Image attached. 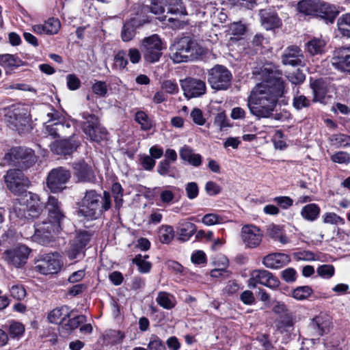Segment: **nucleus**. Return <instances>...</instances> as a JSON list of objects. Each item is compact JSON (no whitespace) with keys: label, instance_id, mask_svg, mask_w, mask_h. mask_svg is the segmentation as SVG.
Returning a JSON list of instances; mask_svg holds the SVG:
<instances>
[{"label":"nucleus","instance_id":"33","mask_svg":"<svg viewBox=\"0 0 350 350\" xmlns=\"http://www.w3.org/2000/svg\"><path fill=\"white\" fill-rule=\"evenodd\" d=\"M262 25L267 30L278 28L281 25V21L275 14L262 13Z\"/></svg>","mask_w":350,"mask_h":350},{"label":"nucleus","instance_id":"4","mask_svg":"<svg viewBox=\"0 0 350 350\" xmlns=\"http://www.w3.org/2000/svg\"><path fill=\"white\" fill-rule=\"evenodd\" d=\"M170 57L175 64L193 60L202 53L197 41L190 36L178 39L170 46Z\"/></svg>","mask_w":350,"mask_h":350},{"label":"nucleus","instance_id":"3","mask_svg":"<svg viewBox=\"0 0 350 350\" xmlns=\"http://www.w3.org/2000/svg\"><path fill=\"white\" fill-rule=\"evenodd\" d=\"M111 207V196L109 192L104 191L103 195L94 189L85 192L83 198L79 204V213L90 220L97 219L103 212Z\"/></svg>","mask_w":350,"mask_h":350},{"label":"nucleus","instance_id":"40","mask_svg":"<svg viewBox=\"0 0 350 350\" xmlns=\"http://www.w3.org/2000/svg\"><path fill=\"white\" fill-rule=\"evenodd\" d=\"M338 29L340 33L350 38V14H342L337 20Z\"/></svg>","mask_w":350,"mask_h":350},{"label":"nucleus","instance_id":"39","mask_svg":"<svg viewBox=\"0 0 350 350\" xmlns=\"http://www.w3.org/2000/svg\"><path fill=\"white\" fill-rule=\"evenodd\" d=\"M156 301L160 306L167 310L172 309L176 305L174 296L166 292H159Z\"/></svg>","mask_w":350,"mask_h":350},{"label":"nucleus","instance_id":"48","mask_svg":"<svg viewBox=\"0 0 350 350\" xmlns=\"http://www.w3.org/2000/svg\"><path fill=\"white\" fill-rule=\"evenodd\" d=\"M293 325L294 321L291 314L288 313L280 317L278 327L282 332L291 331Z\"/></svg>","mask_w":350,"mask_h":350},{"label":"nucleus","instance_id":"41","mask_svg":"<svg viewBox=\"0 0 350 350\" xmlns=\"http://www.w3.org/2000/svg\"><path fill=\"white\" fill-rule=\"evenodd\" d=\"M158 236L162 243L167 244L174 239V229L170 226H162L159 230Z\"/></svg>","mask_w":350,"mask_h":350},{"label":"nucleus","instance_id":"15","mask_svg":"<svg viewBox=\"0 0 350 350\" xmlns=\"http://www.w3.org/2000/svg\"><path fill=\"white\" fill-rule=\"evenodd\" d=\"M241 238L246 247L256 248L262 242V232L258 227L247 224L241 228Z\"/></svg>","mask_w":350,"mask_h":350},{"label":"nucleus","instance_id":"23","mask_svg":"<svg viewBox=\"0 0 350 350\" xmlns=\"http://www.w3.org/2000/svg\"><path fill=\"white\" fill-rule=\"evenodd\" d=\"M90 234L86 231L77 233L68 252V257L75 259L83 252L90 240Z\"/></svg>","mask_w":350,"mask_h":350},{"label":"nucleus","instance_id":"51","mask_svg":"<svg viewBox=\"0 0 350 350\" xmlns=\"http://www.w3.org/2000/svg\"><path fill=\"white\" fill-rule=\"evenodd\" d=\"M64 129V124L62 123L60 121H57L46 126V131L47 133L53 138L59 137V133L62 132Z\"/></svg>","mask_w":350,"mask_h":350},{"label":"nucleus","instance_id":"43","mask_svg":"<svg viewBox=\"0 0 350 350\" xmlns=\"http://www.w3.org/2000/svg\"><path fill=\"white\" fill-rule=\"evenodd\" d=\"M311 105V100L304 95L299 94V92L294 95L293 99V107L297 111L304 108L309 107Z\"/></svg>","mask_w":350,"mask_h":350},{"label":"nucleus","instance_id":"42","mask_svg":"<svg viewBox=\"0 0 350 350\" xmlns=\"http://www.w3.org/2000/svg\"><path fill=\"white\" fill-rule=\"evenodd\" d=\"M313 291L309 286H298L292 291V297L299 301L308 299L312 293Z\"/></svg>","mask_w":350,"mask_h":350},{"label":"nucleus","instance_id":"44","mask_svg":"<svg viewBox=\"0 0 350 350\" xmlns=\"http://www.w3.org/2000/svg\"><path fill=\"white\" fill-rule=\"evenodd\" d=\"M157 172L162 176L175 177V167L171 166L167 160H163L159 162L157 166Z\"/></svg>","mask_w":350,"mask_h":350},{"label":"nucleus","instance_id":"61","mask_svg":"<svg viewBox=\"0 0 350 350\" xmlns=\"http://www.w3.org/2000/svg\"><path fill=\"white\" fill-rule=\"evenodd\" d=\"M331 159L334 163L346 164L350 163V154L346 152H336L332 156Z\"/></svg>","mask_w":350,"mask_h":350},{"label":"nucleus","instance_id":"57","mask_svg":"<svg viewBox=\"0 0 350 350\" xmlns=\"http://www.w3.org/2000/svg\"><path fill=\"white\" fill-rule=\"evenodd\" d=\"M305 77V75L299 69H297L287 75L288 81L295 85L302 83Z\"/></svg>","mask_w":350,"mask_h":350},{"label":"nucleus","instance_id":"46","mask_svg":"<svg viewBox=\"0 0 350 350\" xmlns=\"http://www.w3.org/2000/svg\"><path fill=\"white\" fill-rule=\"evenodd\" d=\"M135 35V29L131 22H126L122 27L121 38L124 42L131 40Z\"/></svg>","mask_w":350,"mask_h":350},{"label":"nucleus","instance_id":"54","mask_svg":"<svg viewBox=\"0 0 350 350\" xmlns=\"http://www.w3.org/2000/svg\"><path fill=\"white\" fill-rule=\"evenodd\" d=\"M148 349V350H166L165 344L154 334L150 337Z\"/></svg>","mask_w":350,"mask_h":350},{"label":"nucleus","instance_id":"58","mask_svg":"<svg viewBox=\"0 0 350 350\" xmlns=\"http://www.w3.org/2000/svg\"><path fill=\"white\" fill-rule=\"evenodd\" d=\"M332 141L338 146H347L350 145V137L345 134H336L332 137Z\"/></svg>","mask_w":350,"mask_h":350},{"label":"nucleus","instance_id":"18","mask_svg":"<svg viewBox=\"0 0 350 350\" xmlns=\"http://www.w3.org/2000/svg\"><path fill=\"white\" fill-rule=\"evenodd\" d=\"M331 324L327 315L320 314L311 320L308 325V331L311 336L320 337L329 332Z\"/></svg>","mask_w":350,"mask_h":350},{"label":"nucleus","instance_id":"24","mask_svg":"<svg viewBox=\"0 0 350 350\" xmlns=\"http://www.w3.org/2000/svg\"><path fill=\"white\" fill-rule=\"evenodd\" d=\"M291 260L288 255L284 253H271L265 256L262 262L269 269H278L286 265Z\"/></svg>","mask_w":350,"mask_h":350},{"label":"nucleus","instance_id":"11","mask_svg":"<svg viewBox=\"0 0 350 350\" xmlns=\"http://www.w3.org/2000/svg\"><path fill=\"white\" fill-rule=\"evenodd\" d=\"M5 182L8 189L18 196L24 194L30 185L29 179L18 169L8 170L5 176Z\"/></svg>","mask_w":350,"mask_h":350},{"label":"nucleus","instance_id":"10","mask_svg":"<svg viewBox=\"0 0 350 350\" xmlns=\"http://www.w3.org/2000/svg\"><path fill=\"white\" fill-rule=\"evenodd\" d=\"M82 129L91 141L98 142L103 139L107 134L106 129L103 127L97 116L88 113H83Z\"/></svg>","mask_w":350,"mask_h":350},{"label":"nucleus","instance_id":"5","mask_svg":"<svg viewBox=\"0 0 350 350\" xmlns=\"http://www.w3.org/2000/svg\"><path fill=\"white\" fill-rule=\"evenodd\" d=\"M19 205L15 204L11 212V217L20 219H34L39 217L43 211V204L38 194L26 191L18 200Z\"/></svg>","mask_w":350,"mask_h":350},{"label":"nucleus","instance_id":"59","mask_svg":"<svg viewBox=\"0 0 350 350\" xmlns=\"http://www.w3.org/2000/svg\"><path fill=\"white\" fill-rule=\"evenodd\" d=\"M185 191L188 198L193 200L197 198L199 193L198 186L196 183H188L185 185Z\"/></svg>","mask_w":350,"mask_h":350},{"label":"nucleus","instance_id":"30","mask_svg":"<svg viewBox=\"0 0 350 350\" xmlns=\"http://www.w3.org/2000/svg\"><path fill=\"white\" fill-rule=\"evenodd\" d=\"M180 157L195 167H198L202 163L201 155L193 152L192 149L186 146L180 150Z\"/></svg>","mask_w":350,"mask_h":350},{"label":"nucleus","instance_id":"6","mask_svg":"<svg viewBox=\"0 0 350 350\" xmlns=\"http://www.w3.org/2000/svg\"><path fill=\"white\" fill-rule=\"evenodd\" d=\"M3 160L9 165L25 170L36 162V156L31 148L19 146L11 148L5 154Z\"/></svg>","mask_w":350,"mask_h":350},{"label":"nucleus","instance_id":"27","mask_svg":"<svg viewBox=\"0 0 350 350\" xmlns=\"http://www.w3.org/2000/svg\"><path fill=\"white\" fill-rule=\"evenodd\" d=\"M60 27V22L58 19L51 18L45 21L44 24L32 26V30L37 34L53 35L57 33Z\"/></svg>","mask_w":350,"mask_h":350},{"label":"nucleus","instance_id":"29","mask_svg":"<svg viewBox=\"0 0 350 350\" xmlns=\"http://www.w3.org/2000/svg\"><path fill=\"white\" fill-rule=\"evenodd\" d=\"M85 321L86 319L85 316H77L74 318L69 319L66 322L62 323L59 326V330L64 336H68Z\"/></svg>","mask_w":350,"mask_h":350},{"label":"nucleus","instance_id":"47","mask_svg":"<svg viewBox=\"0 0 350 350\" xmlns=\"http://www.w3.org/2000/svg\"><path fill=\"white\" fill-rule=\"evenodd\" d=\"M146 258H148L147 256H143L141 254H137L133 259V262L138 266L139 271L141 273H146L149 272L150 270L151 263L146 260Z\"/></svg>","mask_w":350,"mask_h":350},{"label":"nucleus","instance_id":"17","mask_svg":"<svg viewBox=\"0 0 350 350\" xmlns=\"http://www.w3.org/2000/svg\"><path fill=\"white\" fill-rule=\"evenodd\" d=\"M332 5L320 0H301L297 4V10L306 16L317 15L320 11H332Z\"/></svg>","mask_w":350,"mask_h":350},{"label":"nucleus","instance_id":"19","mask_svg":"<svg viewBox=\"0 0 350 350\" xmlns=\"http://www.w3.org/2000/svg\"><path fill=\"white\" fill-rule=\"evenodd\" d=\"M181 86L187 98L198 97L206 92V84L200 79L187 78L181 81Z\"/></svg>","mask_w":350,"mask_h":350},{"label":"nucleus","instance_id":"26","mask_svg":"<svg viewBox=\"0 0 350 350\" xmlns=\"http://www.w3.org/2000/svg\"><path fill=\"white\" fill-rule=\"evenodd\" d=\"M303 55L301 49L297 46H288L282 55V62L285 65L293 66H302Z\"/></svg>","mask_w":350,"mask_h":350},{"label":"nucleus","instance_id":"7","mask_svg":"<svg viewBox=\"0 0 350 350\" xmlns=\"http://www.w3.org/2000/svg\"><path fill=\"white\" fill-rule=\"evenodd\" d=\"M164 48L163 42L157 34L144 38L142 41L144 58L148 63L159 62Z\"/></svg>","mask_w":350,"mask_h":350},{"label":"nucleus","instance_id":"53","mask_svg":"<svg viewBox=\"0 0 350 350\" xmlns=\"http://www.w3.org/2000/svg\"><path fill=\"white\" fill-rule=\"evenodd\" d=\"M10 295L17 299L22 300L26 296V291L22 284H14L10 288Z\"/></svg>","mask_w":350,"mask_h":350},{"label":"nucleus","instance_id":"34","mask_svg":"<svg viewBox=\"0 0 350 350\" xmlns=\"http://www.w3.org/2000/svg\"><path fill=\"white\" fill-rule=\"evenodd\" d=\"M178 239L183 241H188L196 231V226L189 221H183L179 224Z\"/></svg>","mask_w":350,"mask_h":350},{"label":"nucleus","instance_id":"62","mask_svg":"<svg viewBox=\"0 0 350 350\" xmlns=\"http://www.w3.org/2000/svg\"><path fill=\"white\" fill-rule=\"evenodd\" d=\"M281 276L286 282H294L296 280L297 272L295 269L289 267L282 271Z\"/></svg>","mask_w":350,"mask_h":350},{"label":"nucleus","instance_id":"21","mask_svg":"<svg viewBox=\"0 0 350 350\" xmlns=\"http://www.w3.org/2000/svg\"><path fill=\"white\" fill-rule=\"evenodd\" d=\"M310 87L312 90L314 103L319 102L326 103L329 99L327 95L328 83L323 79L312 80L310 79Z\"/></svg>","mask_w":350,"mask_h":350},{"label":"nucleus","instance_id":"37","mask_svg":"<svg viewBox=\"0 0 350 350\" xmlns=\"http://www.w3.org/2000/svg\"><path fill=\"white\" fill-rule=\"evenodd\" d=\"M320 214V208L316 204H309L304 206L301 211V217L310 221H314Z\"/></svg>","mask_w":350,"mask_h":350},{"label":"nucleus","instance_id":"16","mask_svg":"<svg viewBox=\"0 0 350 350\" xmlns=\"http://www.w3.org/2000/svg\"><path fill=\"white\" fill-rule=\"evenodd\" d=\"M29 253V247L19 245L5 252V259L8 263L19 268L26 263Z\"/></svg>","mask_w":350,"mask_h":350},{"label":"nucleus","instance_id":"12","mask_svg":"<svg viewBox=\"0 0 350 350\" xmlns=\"http://www.w3.org/2000/svg\"><path fill=\"white\" fill-rule=\"evenodd\" d=\"M6 117L11 128L18 133L25 132L29 126L27 109L22 105H18L10 109L6 113Z\"/></svg>","mask_w":350,"mask_h":350},{"label":"nucleus","instance_id":"36","mask_svg":"<svg viewBox=\"0 0 350 350\" xmlns=\"http://www.w3.org/2000/svg\"><path fill=\"white\" fill-rule=\"evenodd\" d=\"M306 46L311 55L322 54L325 51V42L320 38H313L307 42Z\"/></svg>","mask_w":350,"mask_h":350},{"label":"nucleus","instance_id":"50","mask_svg":"<svg viewBox=\"0 0 350 350\" xmlns=\"http://www.w3.org/2000/svg\"><path fill=\"white\" fill-rule=\"evenodd\" d=\"M25 332L24 325L19 322H12L9 327V334L13 338H20Z\"/></svg>","mask_w":350,"mask_h":350},{"label":"nucleus","instance_id":"38","mask_svg":"<svg viewBox=\"0 0 350 350\" xmlns=\"http://www.w3.org/2000/svg\"><path fill=\"white\" fill-rule=\"evenodd\" d=\"M22 64V61L16 55H0V66L5 68H18Z\"/></svg>","mask_w":350,"mask_h":350},{"label":"nucleus","instance_id":"55","mask_svg":"<svg viewBox=\"0 0 350 350\" xmlns=\"http://www.w3.org/2000/svg\"><path fill=\"white\" fill-rule=\"evenodd\" d=\"M93 92L100 97H105L107 94V85L105 82L96 81L92 87Z\"/></svg>","mask_w":350,"mask_h":350},{"label":"nucleus","instance_id":"31","mask_svg":"<svg viewBox=\"0 0 350 350\" xmlns=\"http://www.w3.org/2000/svg\"><path fill=\"white\" fill-rule=\"evenodd\" d=\"M267 234L275 241H278L282 244H286L289 240L284 234L283 227L280 225L271 224L267 226Z\"/></svg>","mask_w":350,"mask_h":350},{"label":"nucleus","instance_id":"63","mask_svg":"<svg viewBox=\"0 0 350 350\" xmlns=\"http://www.w3.org/2000/svg\"><path fill=\"white\" fill-rule=\"evenodd\" d=\"M191 118L194 123L198 125H203L205 123V119L203 117L202 111L200 109L195 108L191 112Z\"/></svg>","mask_w":350,"mask_h":350},{"label":"nucleus","instance_id":"64","mask_svg":"<svg viewBox=\"0 0 350 350\" xmlns=\"http://www.w3.org/2000/svg\"><path fill=\"white\" fill-rule=\"evenodd\" d=\"M230 32L234 36H241L245 33V27L240 22L233 23L229 27Z\"/></svg>","mask_w":350,"mask_h":350},{"label":"nucleus","instance_id":"22","mask_svg":"<svg viewBox=\"0 0 350 350\" xmlns=\"http://www.w3.org/2000/svg\"><path fill=\"white\" fill-rule=\"evenodd\" d=\"M74 176L78 181L83 183H94L96 180L92 167L83 161L73 164Z\"/></svg>","mask_w":350,"mask_h":350},{"label":"nucleus","instance_id":"13","mask_svg":"<svg viewBox=\"0 0 350 350\" xmlns=\"http://www.w3.org/2000/svg\"><path fill=\"white\" fill-rule=\"evenodd\" d=\"M70 178V172L68 170L63 167L54 168L48 174L47 187L53 193L62 191L66 188V184Z\"/></svg>","mask_w":350,"mask_h":350},{"label":"nucleus","instance_id":"56","mask_svg":"<svg viewBox=\"0 0 350 350\" xmlns=\"http://www.w3.org/2000/svg\"><path fill=\"white\" fill-rule=\"evenodd\" d=\"M107 338L109 340V342L111 345L120 344L122 342L124 335L120 331L109 330L106 334Z\"/></svg>","mask_w":350,"mask_h":350},{"label":"nucleus","instance_id":"25","mask_svg":"<svg viewBox=\"0 0 350 350\" xmlns=\"http://www.w3.org/2000/svg\"><path fill=\"white\" fill-rule=\"evenodd\" d=\"M332 64L338 68L350 72V46L336 50Z\"/></svg>","mask_w":350,"mask_h":350},{"label":"nucleus","instance_id":"52","mask_svg":"<svg viewBox=\"0 0 350 350\" xmlns=\"http://www.w3.org/2000/svg\"><path fill=\"white\" fill-rule=\"evenodd\" d=\"M317 272L320 277L329 279L334 275L335 269L332 265H322L317 268Z\"/></svg>","mask_w":350,"mask_h":350},{"label":"nucleus","instance_id":"32","mask_svg":"<svg viewBox=\"0 0 350 350\" xmlns=\"http://www.w3.org/2000/svg\"><path fill=\"white\" fill-rule=\"evenodd\" d=\"M70 314L67 306H62L52 310L48 314V319L51 323H62L69 318Z\"/></svg>","mask_w":350,"mask_h":350},{"label":"nucleus","instance_id":"20","mask_svg":"<svg viewBox=\"0 0 350 350\" xmlns=\"http://www.w3.org/2000/svg\"><path fill=\"white\" fill-rule=\"evenodd\" d=\"M79 146V142L72 135L68 139L55 141L51 144V150L53 152L59 155H68L72 154Z\"/></svg>","mask_w":350,"mask_h":350},{"label":"nucleus","instance_id":"35","mask_svg":"<svg viewBox=\"0 0 350 350\" xmlns=\"http://www.w3.org/2000/svg\"><path fill=\"white\" fill-rule=\"evenodd\" d=\"M167 14H171L176 16H181L187 14V11L181 0H167Z\"/></svg>","mask_w":350,"mask_h":350},{"label":"nucleus","instance_id":"9","mask_svg":"<svg viewBox=\"0 0 350 350\" xmlns=\"http://www.w3.org/2000/svg\"><path fill=\"white\" fill-rule=\"evenodd\" d=\"M62 264L57 253L45 254L36 260L34 269L43 275L54 274L60 271Z\"/></svg>","mask_w":350,"mask_h":350},{"label":"nucleus","instance_id":"2","mask_svg":"<svg viewBox=\"0 0 350 350\" xmlns=\"http://www.w3.org/2000/svg\"><path fill=\"white\" fill-rule=\"evenodd\" d=\"M46 208L48 211L49 221H42L34 225L33 241L41 245L50 243L53 234L59 232L66 220V217L61 208V203L53 196H49Z\"/></svg>","mask_w":350,"mask_h":350},{"label":"nucleus","instance_id":"60","mask_svg":"<svg viewBox=\"0 0 350 350\" xmlns=\"http://www.w3.org/2000/svg\"><path fill=\"white\" fill-rule=\"evenodd\" d=\"M273 200L283 209L288 208L293 204V199L288 196L275 197Z\"/></svg>","mask_w":350,"mask_h":350},{"label":"nucleus","instance_id":"28","mask_svg":"<svg viewBox=\"0 0 350 350\" xmlns=\"http://www.w3.org/2000/svg\"><path fill=\"white\" fill-rule=\"evenodd\" d=\"M167 5V0H152L149 9L152 13L159 16L158 18L162 21L167 20L168 22L176 21V18L169 17L167 18V16L163 15Z\"/></svg>","mask_w":350,"mask_h":350},{"label":"nucleus","instance_id":"49","mask_svg":"<svg viewBox=\"0 0 350 350\" xmlns=\"http://www.w3.org/2000/svg\"><path fill=\"white\" fill-rule=\"evenodd\" d=\"M128 64L126 53L124 51H118L113 58V66L116 69L122 70Z\"/></svg>","mask_w":350,"mask_h":350},{"label":"nucleus","instance_id":"45","mask_svg":"<svg viewBox=\"0 0 350 350\" xmlns=\"http://www.w3.org/2000/svg\"><path fill=\"white\" fill-rule=\"evenodd\" d=\"M135 120L140 124L141 129L144 131H148L152 127L151 121L148 116L143 111L136 112Z\"/></svg>","mask_w":350,"mask_h":350},{"label":"nucleus","instance_id":"1","mask_svg":"<svg viewBox=\"0 0 350 350\" xmlns=\"http://www.w3.org/2000/svg\"><path fill=\"white\" fill-rule=\"evenodd\" d=\"M284 94L283 80L271 72L267 80L253 88L247 97V106L250 113L258 119L270 118Z\"/></svg>","mask_w":350,"mask_h":350},{"label":"nucleus","instance_id":"8","mask_svg":"<svg viewBox=\"0 0 350 350\" xmlns=\"http://www.w3.org/2000/svg\"><path fill=\"white\" fill-rule=\"evenodd\" d=\"M208 82L216 90H226L231 84L232 74L224 66L216 65L208 72Z\"/></svg>","mask_w":350,"mask_h":350},{"label":"nucleus","instance_id":"14","mask_svg":"<svg viewBox=\"0 0 350 350\" xmlns=\"http://www.w3.org/2000/svg\"><path fill=\"white\" fill-rule=\"evenodd\" d=\"M280 280L273 273L265 269H255L250 273L248 280V286L256 288L257 284H261L271 289L280 286Z\"/></svg>","mask_w":350,"mask_h":350}]
</instances>
